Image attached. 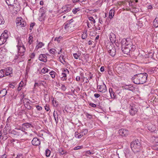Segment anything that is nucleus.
Wrapping results in <instances>:
<instances>
[{"mask_svg": "<svg viewBox=\"0 0 158 158\" xmlns=\"http://www.w3.org/2000/svg\"><path fill=\"white\" fill-rule=\"evenodd\" d=\"M147 77L148 74L146 73H139L134 75L131 80L135 84H142L146 82Z\"/></svg>", "mask_w": 158, "mask_h": 158, "instance_id": "1", "label": "nucleus"}, {"mask_svg": "<svg viewBox=\"0 0 158 158\" xmlns=\"http://www.w3.org/2000/svg\"><path fill=\"white\" fill-rule=\"evenodd\" d=\"M130 146L132 151L135 154L140 152L143 148L141 141L138 139L131 142Z\"/></svg>", "mask_w": 158, "mask_h": 158, "instance_id": "2", "label": "nucleus"}, {"mask_svg": "<svg viewBox=\"0 0 158 158\" xmlns=\"http://www.w3.org/2000/svg\"><path fill=\"white\" fill-rule=\"evenodd\" d=\"M122 50L123 52L128 55L134 54L133 52L136 49V46H132L131 47H128L122 46Z\"/></svg>", "mask_w": 158, "mask_h": 158, "instance_id": "3", "label": "nucleus"}, {"mask_svg": "<svg viewBox=\"0 0 158 158\" xmlns=\"http://www.w3.org/2000/svg\"><path fill=\"white\" fill-rule=\"evenodd\" d=\"M108 53L112 56H114L116 53V49L113 44H108L106 46Z\"/></svg>", "mask_w": 158, "mask_h": 158, "instance_id": "4", "label": "nucleus"}, {"mask_svg": "<svg viewBox=\"0 0 158 158\" xmlns=\"http://www.w3.org/2000/svg\"><path fill=\"white\" fill-rule=\"evenodd\" d=\"M129 113L131 116H134L137 112L138 109L137 105L133 103H131L129 106Z\"/></svg>", "mask_w": 158, "mask_h": 158, "instance_id": "5", "label": "nucleus"}, {"mask_svg": "<svg viewBox=\"0 0 158 158\" xmlns=\"http://www.w3.org/2000/svg\"><path fill=\"white\" fill-rule=\"evenodd\" d=\"M18 131H16L15 130H13L11 131L10 133L11 134L14 135L16 137L18 136H22L24 134V133L25 134H27V133L25 131H23L22 129L21 128L16 129Z\"/></svg>", "mask_w": 158, "mask_h": 158, "instance_id": "6", "label": "nucleus"}, {"mask_svg": "<svg viewBox=\"0 0 158 158\" xmlns=\"http://www.w3.org/2000/svg\"><path fill=\"white\" fill-rule=\"evenodd\" d=\"M122 46H127L128 47H131L132 46H135L130 41V39L129 38L127 39H123L122 41Z\"/></svg>", "mask_w": 158, "mask_h": 158, "instance_id": "7", "label": "nucleus"}, {"mask_svg": "<svg viewBox=\"0 0 158 158\" xmlns=\"http://www.w3.org/2000/svg\"><path fill=\"white\" fill-rule=\"evenodd\" d=\"M97 89H98L99 91L102 93H105L107 91L106 85L104 82L100 85H98L97 84Z\"/></svg>", "mask_w": 158, "mask_h": 158, "instance_id": "8", "label": "nucleus"}, {"mask_svg": "<svg viewBox=\"0 0 158 158\" xmlns=\"http://www.w3.org/2000/svg\"><path fill=\"white\" fill-rule=\"evenodd\" d=\"M16 22L17 26H20L21 27H25L26 23L25 22L23 21V19L21 17L17 18L16 20Z\"/></svg>", "mask_w": 158, "mask_h": 158, "instance_id": "9", "label": "nucleus"}, {"mask_svg": "<svg viewBox=\"0 0 158 158\" xmlns=\"http://www.w3.org/2000/svg\"><path fill=\"white\" fill-rule=\"evenodd\" d=\"M18 49V54L21 56L24 55V53L25 51V48L23 44L21 46H19V45H17Z\"/></svg>", "mask_w": 158, "mask_h": 158, "instance_id": "10", "label": "nucleus"}, {"mask_svg": "<svg viewBox=\"0 0 158 158\" xmlns=\"http://www.w3.org/2000/svg\"><path fill=\"white\" fill-rule=\"evenodd\" d=\"M124 152L125 156V157L127 158H132V153L130 151V149L128 148H125L124 151Z\"/></svg>", "mask_w": 158, "mask_h": 158, "instance_id": "11", "label": "nucleus"}, {"mask_svg": "<svg viewBox=\"0 0 158 158\" xmlns=\"http://www.w3.org/2000/svg\"><path fill=\"white\" fill-rule=\"evenodd\" d=\"M119 133L120 135L123 136H126L129 133V131L125 129H121L119 130Z\"/></svg>", "mask_w": 158, "mask_h": 158, "instance_id": "12", "label": "nucleus"}, {"mask_svg": "<svg viewBox=\"0 0 158 158\" xmlns=\"http://www.w3.org/2000/svg\"><path fill=\"white\" fill-rule=\"evenodd\" d=\"M23 127L21 128L23 131H24L26 130V129L31 128V127H33L32 125L29 123H23L22 124Z\"/></svg>", "mask_w": 158, "mask_h": 158, "instance_id": "13", "label": "nucleus"}, {"mask_svg": "<svg viewBox=\"0 0 158 158\" xmlns=\"http://www.w3.org/2000/svg\"><path fill=\"white\" fill-rule=\"evenodd\" d=\"M123 87L125 89L132 91L133 92H134L135 91V87L131 85H124Z\"/></svg>", "mask_w": 158, "mask_h": 158, "instance_id": "14", "label": "nucleus"}, {"mask_svg": "<svg viewBox=\"0 0 158 158\" xmlns=\"http://www.w3.org/2000/svg\"><path fill=\"white\" fill-rule=\"evenodd\" d=\"M109 38L110 42L112 44L114 43L116 41V37L115 35L113 32H111L109 35Z\"/></svg>", "mask_w": 158, "mask_h": 158, "instance_id": "15", "label": "nucleus"}, {"mask_svg": "<svg viewBox=\"0 0 158 158\" xmlns=\"http://www.w3.org/2000/svg\"><path fill=\"white\" fill-rule=\"evenodd\" d=\"M109 92L110 94V96L111 98H116V95L115 93L114 92L113 89L112 88H110L109 89Z\"/></svg>", "mask_w": 158, "mask_h": 158, "instance_id": "16", "label": "nucleus"}, {"mask_svg": "<svg viewBox=\"0 0 158 158\" xmlns=\"http://www.w3.org/2000/svg\"><path fill=\"white\" fill-rule=\"evenodd\" d=\"M115 12V10L114 8L111 9L109 11L108 18H109L110 20L111 19L114 15Z\"/></svg>", "mask_w": 158, "mask_h": 158, "instance_id": "17", "label": "nucleus"}, {"mask_svg": "<svg viewBox=\"0 0 158 158\" xmlns=\"http://www.w3.org/2000/svg\"><path fill=\"white\" fill-rule=\"evenodd\" d=\"M32 144L35 146H39L40 145V140L37 138H33L31 141Z\"/></svg>", "mask_w": 158, "mask_h": 158, "instance_id": "18", "label": "nucleus"}, {"mask_svg": "<svg viewBox=\"0 0 158 158\" xmlns=\"http://www.w3.org/2000/svg\"><path fill=\"white\" fill-rule=\"evenodd\" d=\"M40 10L42 12L41 16H40V19H43L45 17V13L46 12V9L44 7H42L41 8H40Z\"/></svg>", "mask_w": 158, "mask_h": 158, "instance_id": "19", "label": "nucleus"}, {"mask_svg": "<svg viewBox=\"0 0 158 158\" xmlns=\"http://www.w3.org/2000/svg\"><path fill=\"white\" fill-rule=\"evenodd\" d=\"M71 10V8L69 5H67L62 8V12H69Z\"/></svg>", "mask_w": 158, "mask_h": 158, "instance_id": "20", "label": "nucleus"}, {"mask_svg": "<svg viewBox=\"0 0 158 158\" xmlns=\"http://www.w3.org/2000/svg\"><path fill=\"white\" fill-rule=\"evenodd\" d=\"M40 61H42L44 62H46L47 60V57L44 54H40Z\"/></svg>", "mask_w": 158, "mask_h": 158, "instance_id": "21", "label": "nucleus"}, {"mask_svg": "<svg viewBox=\"0 0 158 158\" xmlns=\"http://www.w3.org/2000/svg\"><path fill=\"white\" fill-rule=\"evenodd\" d=\"M53 116L56 124L58 122V115L56 111H54L53 113Z\"/></svg>", "mask_w": 158, "mask_h": 158, "instance_id": "22", "label": "nucleus"}, {"mask_svg": "<svg viewBox=\"0 0 158 158\" xmlns=\"http://www.w3.org/2000/svg\"><path fill=\"white\" fill-rule=\"evenodd\" d=\"M6 1L8 6H14L13 4L15 2V0H6Z\"/></svg>", "mask_w": 158, "mask_h": 158, "instance_id": "23", "label": "nucleus"}, {"mask_svg": "<svg viewBox=\"0 0 158 158\" xmlns=\"http://www.w3.org/2000/svg\"><path fill=\"white\" fill-rule=\"evenodd\" d=\"M7 93V91L6 89H3L0 91V96L3 97L5 96Z\"/></svg>", "mask_w": 158, "mask_h": 158, "instance_id": "24", "label": "nucleus"}, {"mask_svg": "<svg viewBox=\"0 0 158 158\" xmlns=\"http://www.w3.org/2000/svg\"><path fill=\"white\" fill-rule=\"evenodd\" d=\"M153 25L155 27H158V18L156 17L154 20L153 23Z\"/></svg>", "mask_w": 158, "mask_h": 158, "instance_id": "25", "label": "nucleus"}, {"mask_svg": "<svg viewBox=\"0 0 158 158\" xmlns=\"http://www.w3.org/2000/svg\"><path fill=\"white\" fill-rule=\"evenodd\" d=\"M58 151L60 155H63L67 153L66 151L64 150L63 148H58Z\"/></svg>", "mask_w": 158, "mask_h": 158, "instance_id": "26", "label": "nucleus"}, {"mask_svg": "<svg viewBox=\"0 0 158 158\" xmlns=\"http://www.w3.org/2000/svg\"><path fill=\"white\" fill-rule=\"evenodd\" d=\"M74 136L77 139H80L82 136L80 132L79 133L78 131H76L75 132Z\"/></svg>", "mask_w": 158, "mask_h": 158, "instance_id": "27", "label": "nucleus"}, {"mask_svg": "<svg viewBox=\"0 0 158 158\" xmlns=\"http://www.w3.org/2000/svg\"><path fill=\"white\" fill-rule=\"evenodd\" d=\"M88 132V130L87 129H83L81 130L80 133L81 135L82 136H83L84 135L87 134Z\"/></svg>", "mask_w": 158, "mask_h": 158, "instance_id": "28", "label": "nucleus"}, {"mask_svg": "<svg viewBox=\"0 0 158 158\" xmlns=\"http://www.w3.org/2000/svg\"><path fill=\"white\" fill-rule=\"evenodd\" d=\"M0 37L1 38H3V39H5V40H6L8 38V35L7 33H4L1 35V36H0Z\"/></svg>", "mask_w": 158, "mask_h": 158, "instance_id": "29", "label": "nucleus"}, {"mask_svg": "<svg viewBox=\"0 0 158 158\" xmlns=\"http://www.w3.org/2000/svg\"><path fill=\"white\" fill-rule=\"evenodd\" d=\"M71 24L69 23L68 22H67L65 23L64 24V28L66 30L68 29L70 27H71Z\"/></svg>", "mask_w": 158, "mask_h": 158, "instance_id": "30", "label": "nucleus"}, {"mask_svg": "<svg viewBox=\"0 0 158 158\" xmlns=\"http://www.w3.org/2000/svg\"><path fill=\"white\" fill-rule=\"evenodd\" d=\"M44 100L46 102H48L49 101V97L47 94H45L44 95Z\"/></svg>", "mask_w": 158, "mask_h": 158, "instance_id": "31", "label": "nucleus"}, {"mask_svg": "<svg viewBox=\"0 0 158 158\" xmlns=\"http://www.w3.org/2000/svg\"><path fill=\"white\" fill-rule=\"evenodd\" d=\"M62 77H61V80L64 81L66 80L67 78L66 74L64 73H62Z\"/></svg>", "mask_w": 158, "mask_h": 158, "instance_id": "32", "label": "nucleus"}, {"mask_svg": "<svg viewBox=\"0 0 158 158\" xmlns=\"http://www.w3.org/2000/svg\"><path fill=\"white\" fill-rule=\"evenodd\" d=\"M48 69L46 68H43L41 70V72H40V74H42V73L44 74L48 72Z\"/></svg>", "mask_w": 158, "mask_h": 158, "instance_id": "33", "label": "nucleus"}, {"mask_svg": "<svg viewBox=\"0 0 158 158\" xmlns=\"http://www.w3.org/2000/svg\"><path fill=\"white\" fill-rule=\"evenodd\" d=\"M87 37V31H85L82 34L81 38L83 39H85Z\"/></svg>", "mask_w": 158, "mask_h": 158, "instance_id": "34", "label": "nucleus"}, {"mask_svg": "<svg viewBox=\"0 0 158 158\" xmlns=\"http://www.w3.org/2000/svg\"><path fill=\"white\" fill-rule=\"evenodd\" d=\"M52 103L54 106L55 107H57L58 105V102L54 99L52 100Z\"/></svg>", "mask_w": 158, "mask_h": 158, "instance_id": "35", "label": "nucleus"}, {"mask_svg": "<svg viewBox=\"0 0 158 158\" xmlns=\"http://www.w3.org/2000/svg\"><path fill=\"white\" fill-rule=\"evenodd\" d=\"M133 10L135 12H138L139 11V8H136L135 6H132Z\"/></svg>", "mask_w": 158, "mask_h": 158, "instance_id": "36", "label": "nucleus"}, {"mask_svg": "<svg viewBox=\"0 0 158 158\" xmlns=\"http://www.w3.org/2000/svg\"><path fill=\"white\" fill-rule=\"evenodd\" d=\"M6 41V40L0 37V46L4 44Z\"/></svg>", "mask_w": 158, "mask_h": 158, "instance_id": "37", "label": "nucleus"}, {"mask_svg": "<svg viewBox=\"0 0 158 158\" xmlns=\"http://www.w3.org/2000/svg\"><path fill=\"white\" fill-rule=\"evenodd\" d=\"M46 135V133L44 130H42L40 131V137H41L43 139H44V138L42 136Z\"/></svg>", "mask_w": 158, "mask_h": 158, "instance_id": "38", "label": "nucleus"}, {"mask_svg": "<svg viewBox=\"0 0 158 158\" xmlns=\"http://www.w3.org/2000/svg\"><path fill=\"white\" fill-rule=\"evenodd\" d=\"M30 100L29 99H27L26 98H25L23 100L22 102H21V104H22V103H24V104L26 103H27L29 104V101Z\"/></svg>", "mask_w": 158, "mask_h": 158, "instance_id": "39", "label": "nucleus"}, {"mask_svg": "<svg viewBox=\"0 0 158 158\" xmlns=\"http://www.w3.org/2000/svg\"><path fill=\"white\" fill-rule=\"evenodd\" d=\"M5 76L4 70L2 69L0 71V77L2 78Z\"/></svg>", "mask_w": 158, "mask_h": 158, "instance_id": "40", "label": "nucleus"}, {"mask_svg": "<svg viewBox=\"0 0 158 158\" xmlns=\"http://www.w3.org/2000/svg\"><path fill=\"white\" fill-rule=\"evenodd\" d=\"M50 53L52 54H55L56 52V50L54 48H51L49 50Z\"/></svg>", "mask_w": 158, "mask_h": 158, "instance_id": "41", "label": "nucleus"}, {"mask_svg": "<svg viewBox=\"0 0 158 158\" xmlns=\"http://www.w3.org/2000/svg\"><path fill=\"white\" fill-rule=\"evenodd\" d=\"M50 153H51V151L49 150L48 149H47L46 150L45 155H46V156L47 157L49 156L50 155Z\"/></svg>", "mask_w": 158, "mask_h": 158, "instance_id": "42", "label": "nucleus"}, {"mask_svg": "<svg viewBox=\"0 0 158 158\" xmlns=\"http://www.w3.org/2000/svg\"><path fill=\"white\" fill-rule=\"evenodd\" d=\"M89 20L91 21V23H95V20L92 16H90L89 18Z\"/></svg>", "mask_w": 158, "mask_h": 158, "instance_id": "43", "label": "nucleus"}, {"mask_svg": "<svg viewBox=\"0 0 158 158\" xmlns=\"http://www.w3.org/2000/svg\"><path fill=\"white\" fill-rule=\"evenodd\" d=\"M55 73H56L53 71H52L49 73V74L51 76V77L53 78H55Z\"/></svg>", "mask_w": 158, "mask_h": 158, "instance_id": "44", "label": "nucleus"}, {"mask_svg": "<svg viewBox=\"0 0 158 158\" xmlns=\"http://www.w3.org/2000/svg\"><path fill=\"white\" fill-rule=\"evenodd\" d=\"M83 148V145L81 146H78L77 147H76L74 148L73 150H79L81 149H82Z\"/></svg>", "mask_w": 158, "mask_h": 158, "instance_id": "45", "label": "nucleus"}, {"mask_svg": "<svg viewBox=\"0 0 158 158\" xmlns=\"http://www.w3.org/2000/svg\"><path fill=\"white\" fill-rule=\"evenodd\" d=\"M30 103L29 102V104L27 103L25 104L24 105L25 107L28 110H30V109H31V107L30 105Z\"/></svg>", "mask_w": 158, "mask_h": 158, "instance_id": "46", "label": "nucleus"}, {"mask_svg": "<svg viewBox=\"0 0 158 158\" xmlns=\"http://www.w3.org/2000/svg\"><path fill=\"white\" fill-rule=\"evenodd\" d=\"M64 56L63 55H62L61 54L60 56L59 57V59L60 60V62L61 63H63L61 61V60L62 59V60H63V61L64 62H65V59H64Z\"/></svg>", "mask_w": 158, "mask_h": 158, "instance_id": "47", "label": "nucleus"}, {"mask_svg": "<svg viewBox=\"0 0 158 158\" xmlns=\"http://www.w3.org/2000/svg\"><path fill=\"white\" fill-rule=\"evenodd\" d=\"M85 115H86V117L87 118H88L89 119H90L92 118V115L90 114H89L88 113H86L85 114Z\"/></svg>", "mask_w": 158, "mask_h": 158, "instance_id": "48", "label": "nucleus"}, {"mask_svg": "<svg viewBox=\"0 0 158 158\" xmlns=\"http://www.w3.org/2000/svg\"><path fill=\"white\" fill-rule=\"evenodd\" d=\"M32 38L33 37L31 35H30L29 36L28 43L30 44H31L33 42Z\"/></svg>", "mask_w": 158, "mask_h": 158, "instance_id": "49", "label": "nucleus"}, {"mask_svg": "<svg viewBox=\"0 0 158 158\" xmlns=\"http://www.w3.org/2000/svg\"><path fill=\"white\" fill-rule=\"evenodd\" d=\"M80 9L79 8H75L73 9L72 12L74 14H76L78 11H79Z\"/></svg>", "mask_w": 158, "mask_h": 158, "instance_id": "50", "label": "nucleus"}, {"mask_svg": "<svg viewBox=\"0 0 158 158\" xmlns=\"http://www.w3.org/2000/svg\"><path fill=\"white\" fill-rule=\"evenodd\" d=\"M6 71L9 72L10 73H12V69L11 68L7 67L6 69Z\"/></svg>", "mask_w": 158, "mask_h": 158, "instance_id": "51", "label": "nucleus"}, {"mask_svg": "<svg viewBox=\"0 0 158 158\" xmlns=\"http://www.w3.org/2000/svg\"><path fill=\"white\" fill-rule=\"evenodd\" d=\"M85 153L86 154H88V155H90V154H92L94 153L93 152V151H91L90 150L89 151H85Z\"/></svg>", "mask_w": 158, "mask_h": 158, "instance_id": "52", "label": "nucleus"}, {"mask_svg": "<svg viewBox=\"0 0 158 158\" xmlns=\"http://www.w3.org/2000/svg\"><path fill=\"white\" fill-rule=\"evenodd\" d=\"M62 38V37L61 36H60L58 37H56L55 39V41H57L58 42H59L60 41V40L59 39H61Z\"/></svg>", "mask_w": 158, "mask_h": 158, "instance_id": "53", "label": "nucleus"}, {"mask_svg": "<svg viewBox=\"0 0 158 158\" xmlns=\"http://www.w3.org/2000/svg\"><path fill=\"white\" fill-rule=\"evenodd\" d=\"M37 44L36 46L35 47V49L36 50H37L40 48V42H38V40H37Z\"/></svg>", "mask_w": 158, "mask_h": 158, "instance_id": "54", "label": "nucleus"}, {"mask_svg": "<svg viewBox=\"0 0 158 158\" xmlns=\"http://www.w3.org/2000/svg\"><path fill=\"white\" fill-rule=\"evenodd\" d=\"M73 55L74 58L76 59H77L80 56V55H78L77 53L73 54Z\"/></svg>", "mask_w": 158, "mask_h": 158, "instance_id": "55", "label": "nucleus"}, {"mask_svg": "<svg viewBox=\"0 0 158 158\" xmlns=\"http://www.w3.org/2000/svg\"><path fill=\"white\" fill-rule=\"evenodd\" d=\"M89 74H88L89 77H88V79L90 80L91 79H92L93 77V74H91V72H89Z\"/></svg>", "mask_w": 158, "mask_h": 158, "instance_id": "56", "label": "nucleus"}, {"mask_svg": "<svg viewBox=\"0 0 158 158\" xmlns=\"http://www.w3.org/2000/svg\"><path fill=\"white\" fill-rule=\"evenodd\" d=\"M46 84V82L44 81H40V86L42 85L45 86Z\"/></svg>", "mask_w": 158, "mask_h": 158, "instance_id": "57", "label": "nucleus"}, {"mask_svg": "<svg viewBox=\"0 0 158 158\" xmlns=\"http://www.w3.org/2000/svg\"><path fill=\"white\" fill-rule=\"evenodd\" d=\"M4 71L5 76L10 75V74L12 73H10V72H9L6 71L5 70H4Z\"/></svg>", "mask_w": 158, "mask_h": 158, "instance_id": "58", "label": "nucleus"}, {"mask_svg": "<svg viewBox=\"0 0 158 158\" xmlns=\"http://www.w3.org/2000/svg\"><path fill=\"white\" fill-rule=\"evenodd\" d=\"M89 106H91L93 107H95L96 106V105L93 103H90L89 104Z\"/></svg>", "mask_w": 158, "mask_h": 158, "instance_id": "59", "label": "nucleus"}, {"mask_svg": "<svg viewBox=\"0 0 158 158\" xmlns=\"http://www.w3.org/2000/svg\"><path fill=\"white\" fill-rule=\"evenodd\" d=\"M2 54L0 53V61H3L2 58L4 57L3 55H2Z\"/></svg>", "mask_w": 158, "mask_h": 158, "instance_id": "60", "label": "nucleus"}, {"mask_svg": "<svg viewBox=\"0 0 158 158\" xmlns=\"http://www.w3.org/2000/svg\"><path fill=\"white\" fill-rule=\"evenodd\" d=\"M154 149L158 151V145H156L153 146Z\"/></svg>", "mask_w": 158, "mask_h": 158, "instance_id": "61", "label": "nucleus"}, {"mask_svg": "<svg viewBox=\"0 0 158 158\" xmlns=\"http://www.w3.org/2000/svg\"><path fill=\"white\" fill-rule=\"evenodd\" d=\"M94 96L96 98H97L100 96V95L96 93L94 94Z\"/></svg>", "mask_w": 158, "mask_h": 158, "instance_id": "62", "label": "nucleus"}, {"mask_svg": "<svg viewBox=\"0 0 158 158\" xmlns=\"http://www.w3.org/2000/svg\"><path fill=\"white\" fill-rule=\"evenodd\" d=\"M35 56V54L34 53H32L30 56V57L31 58H33Z\"/></svg>", "mask_w": 158, "mask_h": 158, "instance_id": "63", "label": "nucleus"}, {"mask_svg": "<svg viewBox=\"0 0 158 158\" xmlns=\"http://www.w3.org/2000/svg\"><path fill=\"white\" fill-rule=\"evenodd\" d=\"M44 108L45 110L47 111H48L49 110V107L47 105L45 106Z\"/></svg>", "mask_w": 158, "mask_h": 158, "instance_id": "64", "label": "nucleus"}]
</instances>
